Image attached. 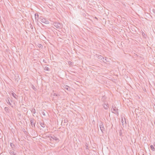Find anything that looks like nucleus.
<instances>
[{
    "label": "nucleus",
    "instance_id": "nucleus-1",
    "mask_svg": "<svg viewBox=\"0 0 155 155\" xmlns=\"http://www.w3.org/2000/svg\"><path fill=\"white\" fill-rule=\"evenodd\" d=\"M53 25L57 28H61L62 27V24L58 22H54L53 23Z\"/></svg>",
    "mask_w": 155,
    "mask_h": 155
},
{
    "label": "nucleus",
    "instance_id": "nucleus-2",
    "mask_svg": "<svg viewBox=\"0 0 155 155\" xmlns=\"http://www.w3.org/2000/svg\"><path fill=\"white\" fill-rule=\"evenodd\" d=\"M111 110L112 113H114L116 114H118V109L115 106H112Z\"/></svg>",
    "mask_w": 155,
    "mask_h": 155
},
{
    "label": "nucleus",
    "instance_id": "nucleus-3",
    "mask_svg": "<svg viewBox=\"0 0 155 155\" xmlns=\"http://www.w3.org/2000/svg\"><path fill=\"white\" fill-rule=\"evenodd\" d=\"M39 19L41 22L45 24H49V23L48 21L45 18H44L43 17H40Z\"/></svg>",
    "mask_w": 155,
    "mask_h": 155
},
{
    "label": "nucleus",
    "instance_id": "nucleus-4",
    "mask_svg": "<svg viewBox=\"0 0 155 155\" xmlns=\"http://www.w3.org/2000/svg\"><path fill=\"white\" fill-rule=\"evenodd\" d=\"M30 123L32 127H35V123H34V119L33 118H30L29 119Z\"/></svg>",
    "mask_w": 155,
    "mask_h": 155
},
{
    "label": "nucleus",
    "instance_id": "nucleus-5",
    "mask_svg": "<svg viewBox=\"0 0 155 155\" xmlns=\"http://www.w3.org/2000/svg\"><path fill=\"white\" fill-rule=\"evenodd\" d=\"M99 127L101 130L103 132V131L104 130V127L103 123L102 122H101L99 123Z\"/></svg>",
    "mask_w": 155,
    "mask_h": 155
},
{
    "label": "nucleus",
    "instance_id": "nucleus-6",
    "mask_svg": "<svg viewBox=\"0 0 155 155\" xmlns=\"http://www.w3.org/2000/svg\"><path fill=\"white\" fill-rule=\"evenodd\" d=\"M48 137L50 138V140H51V138H52L53 139L55 140L56 141H59V139L54 135L53 136H49Z\"/></svg>",
    "mask_w": 155,
    "mask_h": 155
},
{
    "label": "nucleus",
    "instance_id": "nucleus-7",
    "mask_svg": "<svg viewBox=\"0 0 155 155\" xmlns=\"http://www.w3.org/2000/svg\"><path fill=\"white\" fill-rule=\"evenodd\" d=\"M98 58L99 59H100L101 60H103V61L104 62H105V61H106V59H104V58L101 55H99L98 56Z\"/></svg>",
    "mask_w": 155,
    "mask_h": 155
},
{
    "label": "nucleus",
    "instance_id": "nucleus-8",
    "mask_svg": "<svg viewBox=\"0 0 155 155\" xmlns=\"http://www.w3.org/2000/svg\"><path fill=\"white\" fill-rule=\"evenodd\" d=\"M103 107L106 110L108 109L109 107V105L107 103H105L103 104Z\"/></svg>",
    "mask_w": 155,
    "mask_h": 155
},
{
    "label": "nucleus",
    "instance_id": "nucleus-9",
    "mask_svg": "<svg viewBox=\"0 0 155 155\" xmlns=\"http://www.w3.org/2000/svg\"><path fill=\"white\" fill-rule=\"evenodd\" d=\"M11 95L15 99H17V97H18V96L16 95V94L14 93H12L11 94Z\"/></svg>",
    "mask_w": 155,
    "mask_h": 155
},
{
    "label": "nucleus",
    "instance_id": "nucleus-10",
    "mask_svg": "<svg viewBox=\"0 0 155 155\" xmlns=\"http://www.w3.org/2000/svg\"><path fill=\"white\" fill-rule=\"evenodd\" d=\"M35 18L36 20H38V15L37 13H35Z\"/></svg>",
    "mask_w": 155,
    "mask_h": 155
},
{
    "label": "nucleus",
    "instance_id": "nucleus-11",
    "mask_svg": "<svg viewBox=\"0 0 155 155\" xmlns=\"http://www.w3.org/2000/svg\"><path fill=\"white\" fill-rule=\"evenodd\" d=\"M5 110L6 113H9V109L8 107H6L5 108Z\"/></svg>",
    "mask_w": 155,
    "mask_h": 155
},
{
    "label": "nucleus",
    "instance_id": "nucleus-12",
    "mask_svg": "<svg viewBox=\"0 0 155 155\" xmlns=\"http://www.w3.org/2000/svg\"><path fill=\"white\" fill-rule=\"evenodd\" d=\"M9 153L11 154V155H16V153H15L12 150H10L9 151Z\"/></svg>",
    "mask_w": 155,
    "mask_h": 155
},
{
    "label": "nucleus",
    "instance_id": "nucleus-13",
    "mask_svg": "<svg viewBox=\"0 0 155 155\" xmlns=\"http://www.w3.org/2000/svg\"><path fill=\"white\" fill-rule=\"evenodd\" d=\"M10 145L12 148V150H14V148L15 147L14 144L12 143H10Z\"/></svg>",
    "mask_w": 155,
    "mask_h": 155
},
{
    "label": "nucleus",
    "instance_id": "nucleus-14",
    "mask_svg": "<svg viewBox=\"0 0 155 155\" xmlns=\"http://www.w3.org/2000/svg\"><path fill=\"white\" fill-rule=\"evenodd\" d=\"M150 148L151 150H152L153 151H154L155 150V147H154L152 145H151L150 146Z\"/></svg>",
    "mask_w": 155,
    "mask_h": 155
},
{
    "label": "nucleus",
    "instance_id": "nucleus-15",
    "mask_svg": "<svg viewBox=\"0 0 155 155\" xmlns=\"http://www.w3.org/2000/svg\"><path fill=\"white\" fill-rule=\"evenodd\" d=\"M40 124L41 127L43 128H44L45 127V124L44 123H40Z\"/></svg>",
    "mask_w": 155,
    "mask_h": 155
},
{
    "label": "nucleus",
    "instance_id": "nucleus-16",
    "mask_svg": "<svg viewBox=\"0 0 155 155\" xmlns=\"http://www.w3.org/2000/svg\"><path fill=\"white\" fill-rule=\"evenodd\" d=\"M85 148L86 149H89L88 148V144L87 143H85Z\"/></svg>",
    "mask_w": 155,
    "mask_h": 155
},
{
    "label": "nucleus",
    "instance_id": "nucleus-17",
    "mask_svg": "<svg viewBox=\"0 0 155 155\" xmlns=\"http://www.w3.org/2000/svg\"><path fill=\"white\" fill-rule=\"evenodd\" d=\"M31 111L33 114H35L36 112L34 108L32 109L31 110Z\"/></svg>",
    "mask_w": 155,
    "mask_h": 155
},
{
    "label": "nucleus",
    "instance_id": "nucleus-18",
    "mask_svg": "<svg viewBox=\"0 0 155 155\" xmlns=\"http://www.w3.org/2000/svg\"><path fill=\"white\" fill-rule=\"evenodd\" d=\"M7 103L9 105H10V106H11L12 105V104H11L10 103V101H9V100L8 99L6 101Z\"/></svg>",
    "mask_w": 155,
    "mask_h": 155
},
{
    "label": "nucleus",
    "instance_id": "nucleus-19",
    "mask_svg": "<svg viewBox=\"0 0 155 155\" xmlns=\"http://www.w3.org/2000/svg\"><path fill=\"white\" fill-rule=\"evenodd\" d=\"M53 95L54 96H60L59 94H58L54 93L53 94Z\"/></svg>",
    "mask_w": 155,
    "mask_h": 155
},
{
    "label": "nucleus",
    "instance_id": "nucleus-20",
    "mask_svg": "<svg viewBox=\"0 0 155 155\" xmlns=\"http://www.w3.org/2000/svg\"><path fill=\"white\" fill-rule=\"evenodd\" d=\"M45 70H46V71H49V68L48 67L46 66L45 68Z\"/></svg>",
    "mask_w": 155,
    "mask_h": 155
},
{
    "label": "nucleus",
    "instance_id": "nucleus-21",
    "mask_svg": "<svg viewBox=\"0 0 155 155\" xmlns=\"http://www.w3.org/2000/svg\"><path fill=\"white\" fill-rule=\"evenodd\" d=\"M65 87H64V88L67 89V90H69V87L67 86V85H66V86H65Z\"/></svg>",
    "mask_w": 155,
    "mask_h": 155
},
{
    "label": "nucleus",
    "instance_id": "nucleus-22",
    "mask_svg": "<svg viewBox=\"0 0 155 155\" xmlns=\"http://www.w3.org/2000/svg\"><path fill=\"white\" fill-rule=\"evenodd\" d=\"M42 114L44 116H45V112L44 111H42L41 112Z\"/></svg>",
    "mask_w": 155,
    "mask_h": 155
},
{
    "label": "nucleus",
    "instance_id": "nucleus-23",
    "mask_svg": "<svg viewBox=\"0 0 155 155\" xmlns=\"http://www.w3.org/2000/svg\"><path fill=\"white\" fill-rule=\"evenodd\" d=\"M38 47L40 48H41L42 46L41 44H38Z\"/></svg>",
    "mask_w": 155,
    "mask_h": 155
},
{
    "label": "nucleus",
    "instance_id": "nucleus-24",
    "mask_svg": "<svg viewBox=\"0 0 155 155\" xmlns=\"http://www.w3.org/2000/svg\"><path fill=\"white\" fill-rule=\"evenodd\" d=\"M32 88L34 91H35L36 90V88L34 86H33Z\"/></svg>",
    "mask_w": 155,
    "mask_h": 155
},
{
    "label": "nucleus",
    "instance_id": "nucleus-25",
    "mask_svg": "<svg viewBox=\"0 0 155 155\" xmlns=\"http://www.w3.org/2000/svg\"><path fill=\"white\" fill-rule=\"evenodd\" d=\"M72 62H71V61H69V62H68V64H69V65H71V64H72Z\"/></svg>",
    "mask_w": 155,
    "mask_h": 155
},
{
    "label": "nucleus",
    "instance_id": "nucleus-26",
    "mask_svg": "<svg viewBox=\"0 0 155 155\" xmlns=\"http://www.w3.org/2000/svg\"><path fill=\"white\" fill-rule=\"evenodd\" d=\"M31 29H32L33 28V27L32 25L31 26Z\"/></svg>",
    "mask_w": 155,
    "mask_h": 155
},
{
    "label": "nucleus",
    "instance_id": "nucleus-27",
    "mask_svg": "<svg viewBox=\"0 0 155 155\" xmlns=\"http://www.w3.org/2000/svg\"><path fill=\"white\" fill-rule=\"evenodd\" d=\"M122 133H121L120 132V135L121 136V135H122Z\"/></svg>",
    "mask_w": 155,
    "mask_h": 155
},
{
    "label": "nucleus",
    "instance_id": "nucleus-28",
    "mask_svg": "<svg viewBox=\"0 0 155 155\" xmlns=\"http://www.w3.org/2000/svg\"><path fill=\"white\" fill-rule=\"evenodd\" d=\"M45 61V60H43V61L44 62V61Z\"/></svg>",
    "mask_w": 155,
    "mask_h": 155
},
{
    "label": "nucleus",
    "instance_id": "nucleus-29",
    "mask_svg": "<svg viewBox=\"0 0 155 155\" xmlns=\"http://www.w3.org/2000/svg\"><path fill=\"white\" fill-rule=\"evenodd\" d=\"M144 33H142V34H144Z\"/></svg>",
    "mask_w": 155,
    "mask_h": 155
},
{
    "label": "nucleus",
    "instance_id": "nucleus-30",
    "mask_svg": "<svg viewBox=\"0 0 155 155\" xmlns=\"http://www.w3.org/2000/svg\"><path fill=\"white\" fill-rule=\"evenodd\" d=\"M144 33H142V34H144Z\"/></svg>",
    "mask_w": 155,
    "mask_h": 155
},
{
    "label": "nucleus",
    "instance_id": "nucleus-31",
    "mask_svg": "<svg viewBox=\"0 0 155 155\" xmlns=\"http://www.w3.org/2000/svg\"><path fill=\"white\" fill-rule=\"evenodd\" d=\"M144 33H142V34H144Z\"/></svg>",
    "mask_w": 155,
    "mask_h": 155
},
{
    "label": "nucleus",
    "instance_id": "nucleus-32",
    "mask_svg": "<svg viewBox=\"0 0 155 155\" xmlns=\"http://www.w3.org/2000/svg\"><path fill=\"white\" fill-rule=\"evenodd\" d=\"M153 12H154V11L153 10Z\"/></svg>",
    "mask_w": 155,
    "mask_h": 155
},
{
    "label": "nucleus",
    "instance_id": "nucleus-33",
    "mask_svg": "<svg viewBox=\"0 0 155 155\" xmlns=\"http://www.w3.org/2000/svg\"><path fill=\"white\" fill-rule=\"evenodd\" d=\"M153 12H154V11L153 10Z\"/></svg>",
    "mask_w": 155,
    "mask_h": 155
},
{
    "label": "nucleus",
    "instance_id": "nucleus-34",
    "mask_svg": "<svg viewBox=\"0 0 155 155\" xmlns=\"http://www.w3.org/2000/svg\"><path fill=\"white\" fill-rule=\"evenodd\" d=\"M153 12H154V11L153 10Z\"/></svg>",
    "mask_w": 155,
    "mask_h": 155
}]
</instances>
